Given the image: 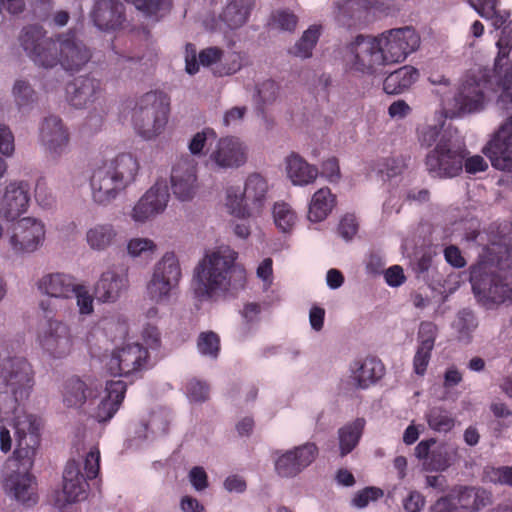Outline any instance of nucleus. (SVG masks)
<instances>
[{
	"instance_id": "8",
	"label": "nucleus",
	"mask_w": 512,
	"mask_h": 512,
	"mask_svg": "<svg viewBox=\"0 0 512 512\" xmlns=\"http://www.w3.org/2000/svg\"><path fill=\"white\" fill-rule=\"evenodd\" d=\"M499 103L509 116L482 152L495 169L512 171V86L504 89Z\"/></svg>"
},
{
	"instance_id": "50",
	"label": "nucleus",
	"mask_w": 512,
	"mask_h": 512,
	"mask_svg": "<svg viewBox=\"0 0 512 512\" xmlns=\"http://www.w3.org/2000/svg\"><path fill=\"white\" fill-rule=\"evenodd\" d=\"M13 95L18 106H27L36 99V93L25 80H17L13 86Z\"/></svg>"
},
{
	"instance_id": "37",
	"label": "nucleus",
	"mask_w": 512,
	"mask_h": 512,
	"mask_svg": "<svg viewBox=\"0 0 512 512\" xmlns=\"http://www.w3.org/2000/svg\"><path fill=\"white\" fill-rule=\"evenodd\" d=\"M419 77L416 68L405 65L391 72L383 82V89L387 94H400L409 89Z\"/></svg>"
},
{
	"instance_id": "15",
	"label": "nucleus",
	"mask_w": 512,
	"mask_h": 512,
	"mask_svg": "<svg viewBox=\"0 0 512 512\" xmlns=\"http://www.w3.org/2000/svg\"><path fill=\"white\" fill-rule=\"evenodd\" d=\"M148 358L147 348L139 343L127 344L113 351L106 366L112 375L128 376L145 368Z\"/></svg>"
},
{
	"instance_id": "55",
	"label": "nucleus",
	"mask_w": 512,
	"mask_h": 512,
	"mask_svg": "<svg viewBox=\"0 0 512 512\" xmlns=\"http://www.w3.org/2000/svg\"><path fill=\"white\" fill-rule=\"evenodd\" d=\"M358 222L353 214H346L340 220L338 233L345 240H351L358 232Z\"/></svg>"
},
{
	"instance_id": "34",
	"label": "nucleus",
	"mask_w": 512,
	"mask_h": 512,
	"mask_svg": "<svg viewBox=\"0 0 512 512\" xmlns=\"http://www.w3.org/2000/svg\"><path fill=\"white\" fill-rule=\"evenodd\" d=\"M185 70L188 74L194 75L199 71V64L209 67L223 57V50L218 47H208L200 51L197 60L196 47L192 43L186 44Z\"/></svg>"
},
{
	"instance_id": "58",
	"label": "nucleus",
	"mask_w": 512,
	"mask_h": 512,
	"mask_svg": "<svg viewBox=\"0 0 512 512\" xmlns=\"http://www.w3.org/2000/svg\"><path fill=\"white\" fill-rule=\"evenodd\" d=\"M362 0H342L336 3V18L338 21H344L346 18H352L356 8L360 7Z\"/></svg>"
},
{
	"instance_id": "48",
	"label": "nucleus",
	"mask_w": 512,
	"mask_h": 512,
	"mask_svg": "<svg viewBox=\"0 0 512 512\" xmlns=\"http://www.w3.org/2000/svg\"><path fill=\"white\" fill-rule=\"evenodd\" d=\"M443 124L440 125H423L417 129L418 141L422 147H431L436 145L443 134Z\"/></svg>"
},
{
	"instance_id": "49",
	"label": "nucleus",
	"mask_w": 512,
	"mask_h": 512,
	"mask_svg": "<svg viewBox=\"0 0 512 512\" xmlns=\"http://www.w3.org/2000/svg\"><path fill=\"white\" fill-rule=\"evenodd\" d=\"M484 479L494 484H501L512 487V465L487 467L484 471Z\"/></svg>"
},
{
	"instance_id": "38",
	"label": "nucleus",
	"mask_w": 512,
	"mask_h": 512,
	"mask_svg": "<svg viewBox=\"0 0 512 512\" xmlns=\"http://www.w3.org/2000/svg\"><path fill=\"white\" fill-rule=\"evenodd\" d=\"M336 205V196L327 187L317 190L309 203L308 219L321 222L327 218Z\"/></svg>"
},
{
	"instance_id": "62",
	"label": "nucleus",
	"mask_w": 512,
	"mask_h": 512,
	"mask_svg": "<svg viewBox=\"0 0 512 512\" xmlns=\"http://www.w3.org/2000/svg\"><path fill=\"white\" fill-rule=\"evenodd\" d=\"M321 175L330 182H337L340 178L338 159L331 157L322 163Z\"/></svg>"
},
{
	"instance_id": "24",
	"label": "nucleus",
	"mask_w": 512,
	"mask_h": 512,
	"mask_svg": "<svg viewBox=\"0 0 512 512\" xmlns=\"http://www.w3.org/2000/svg\"><path fill=\"white\" fill-rule=\"evenodd\" d=\"M66 92L72 106L83 108L100 97L102 88L99 80L90 76H79L68 84Z\"/></svg>"
},
{
	"instance_id": "44",
	"label": "nucleus",
	"mask_w": 512,
	"mask_h": 512,
	"mask_svg": "<svg viewBox=\"0 0 512 512\" xmlns=\"http://www.w3.org/2000/svg\"><path fill=\"white\" fill-rule=\"evenodd\" d=\"M429 427L438 432H448L454 427V419L451 414L441 408L433 407L426 415Z\"/></svg>"
},
{
	"instance_id": "11",
	"label": "nucleus",
	"mask_w": 512,
	"mask_h": 512,
	"mask_svg": "<svg viewBox=\"0 0 512 512\" xmlns=\"http://www.w3.org/2000/svg\"><path fill=\"white\" fill-rule=\"evenodd\" d=\"M470 282L475 296L485 303L512 302V288L500 275L493 273L486 263L471 267Z\"/></svg>"
},
{
	"instance_id": "45",
	"label": "nucleus",
	"mask_w": 512,
	"mask_h": 512,
	"mask_svg": "<svg viewBox=\"0 0 512 512\" xmlns=\"http://www.w3.org/2000/svg\"><path fill=\"white\" fill-rule=\"evenodd\" d=\"M275 225L282 232H289L295 224L296 215L287 203H276L273 207Z\"/></svg>"
},
{
	"instance_id": "28",
	"label": "nucleus",
	"mask_w": 512,
	"mask_h": 512,
	"mask_svg": "<svg viewBox=\"0 0 512 512\" xmlns=\"http://www.w3.org/2000/svg\"><path fill=\"white\" fill-rule=\"evenodd\" d=\"M126 275L116 273L114 270L103 272L94 289L95 298L103 303L115 302L127 288Z\"/></svg>"
},
{
	"instance_id": "57",
	"label": "nucleus",
	"mask_w": 512,
	"mask_h": 512,
	"mask_svg": "<svg viewBox=\"0 0 512 512\" xmlns=\"http://www.w3.org/2000/svg\"><path fill=\"white\" fill-rule=\"evenodd\" d=\"M242 67V57L239 53L232 52L225 58V63L222 67L215 71L218 76L231 75L239 71Z\"/></svg>"
},
{
	"instance_id": "2",
	"label": "nucleus",
	"mask_w": 512,
	"mask_h": 512,
	"mask_svg": "<svg viewBox=\"0 0 512 512\" xmlns=\"http://www.w3.org/2000/svg\"><path fill=\"white\" fill-rule=\"evenodd\" d=\"M238 253L228 246L205 254L194 269V292L200 300L235 297L246 285V271L236 264Z\"/></svg>"
},
{
	"instance_id": "63",
	"label": "nucleus",
	"mask_w": 512,
	"mask_h": 512,
	"mask_svg": "<svg viewBox=\"0 0 512 512\" xmlns=\"http://www.w3.org/2000/svg\"><path fill=\"white\" fill-rule=\"evenodd\" d=\"M432 512H460L455 495L439 498L432 506Z\"/></svg>"
},
{
	"instance_id": "42",
	"label": "nucleus",
	"mask_w": 512,
	"mask_h": 512,
	"mask_svg": "<svg viewBox=\"0 0 512 512\" xmlns=\"http://www.w3.org/2000/svg\"><path fill=\"white\" fill-rule=\"evenodd\" d=\"M320 37V27L313 25L310 26L302 35L300 40L296 42L292 50L293 55L300 58H309L312 55V50L318 42Z\"/></svg>"
},
{
	"instance_id": "39",
	"label": "nucleus",
	"mask_w": 512,
	"mask_h": 512,
	"mask_svg": "<svg viewBox=\"0 0 512 512\" xmlns=\"http://www.w3.org/2000/svg\"><path fill=\"white\" fill-rule=\"evenodd\" d=\"M365 423L364 418H357L339 429V449L342 457L351 453L358 445L363 434Z\"/></svg>"
},
{
	"instance_id": "36",
	"label": "nucleus",
	"mask_w": 512,
	"mask_h": 512,
	"mask_svg": "<svg viewBox=\"0 0 512 512\" xmlns=\"http://www.w3.org/2000/svg\"><path fill=\"white\" fill-rule=\"evenodd\" d=\"M267 190V181L260 174L254 173L248 176L242 193L256 217L260 216L263 211Z\"/></svg>"
},
{
	"instance_id": "9",
	"label": "nucleus",
	"mask_w": 512,
	"mask_h": 512,
	"mask_svg": "<svg viewBox=\"0 0 512 512\" xmlns=\"http://www.w3.org/2000/svg\"><path fill=\"white\" fill-rule=\"evenodd\" d=\"M100 451L92 447L84 459V471L76 460H69L63 472V493L68 503L83 500L89 488L88 480L95 479L100 472Z\"/></svg>"
},
{
	"instance_id": "25",
	"label": "nucleus",
	"mask_w": 512,
	"mask_h": 512,
	"mask_svg": "<svg viewBox=\"0 0 512 512\" xmlns=\"http://www.w3.org/2000/svg\"><path fill=\"white\" fill-rule=\"evenodd\" d=\"M91 17L100 30H116L125 20L124 6L118 0H97Z\"/></svg>"
},
{
	"instance_id": "54",
	"label": "nucleus",
	"mask_w": 512,
	"mask_h": 512,
	"mask_svg": "<svg viewBox=\"0 0 512 512\" xmlns=\"http://www.w3.org/2000/svg\"><path fill=\"white\" fill-rule=\"evenodd\" d=\"M72 296L76 297L81 314H91L93 312V297L89 294L86 287L76 284L75 292H73Z\"/></svg>"
},
{
	"instance_id": "31",
	"label": "nucleus",
	"mask_w": 512,
	"mask_h": 512,
	"mask_svg": "<svg viewBox=\"0 0 512 512\" xmlns=\"http://www.w3.org/2000/svg\"><path fill=\"white\" fill-rule=\"evenodd\" d=\"M286 171L291 182L298 186L312 184L319 175L316 166L309 164L295 152L286 157Z\"/></svg>"
},
{
	"instance_id": "41",
	"label": "nucleus",
	"mask_w": 512,
	"mask_h": 512,
	"mask_svg": "<svg viewBox=\"0 0 512 512\" xmlns=\"http://www.w3.org/2000/svg\"><path fill=\"white\" fill-rule=\"evenodd\" d=\"M226 208L228 212L237 218L256 217L249 202H246L244 194L234 187H230L226 191Z\"/></svg>"
},
{
	"instance_id": "3",
	"label": "nucleus",
	"mask_w": 512,
	"mask_h": 512,
	"mask_svg": "<svg viewBox=\"0 0 512 512\" xmlns=\"http://www.w3.org/2000/svg\"><path fill=\"white\" fill-rule=\"evenodd\" d=\"M16 447L13 452L17 471L5 480L9 496L25 506H33L38 501L36 480L29 470L40 444V420L35 416H24L15 423Z\"/></svg>"
},
{
	"instance_id": "52",
	"label": "nucleus",
	"mask_w": 512,
	"mask_h": 512,
	"mask_svg": "<svg viewBox=\"0 0 512 512\" xmlns=\"http://www.w3.org/2000/svg\"><path fill=\"white\" fill-rule=\"evenodd\" d=\"M216 137L215 131L211 128H206L201 132H197L189 142V151L193 155H201L206 142L209 139L214 140Z\"/></svg>"
},
{
	"instance_id": "17",
	"label": "nucleus",
	"mask_w": 512,
	"mask_h": 512,
	"mask_svg": "<svg viewBox=\"0 0 512 512\" xmlns=\"http://www.w3.org/2000/svg\"><path fill=\"white\" fill-rule=\"evenodd\" d=\"M31 200L30 185L28 182L12 181L4 189L0 201V217L14 222L27 212Z\"/></svg>"
},
{
	"instance_id": "30",
	"label": "nucleus",
	"mask_w": 512,
	"mask_h": 512,
	"mask_svg": "<svg viewBox=\"0 0 512 512\" xmlns=\"http://www.w3.org/2000/svg\"><path fill=\"white\" fill-rule=\"evenodd\" d=\"M456 107L464 113L480 111L484 105V93L475 77L467 78L455 95Z\"/></svg>"
},
{
	"instance_id": "51",
	"label": "nucleus",
	"mask_w": 512,
	"mask_h": 512,
	"mask_svg": "<svg viewBox=\"0 0 512 512\" xmlns=\"http://www.w3.org/2000/svg\"><path fill=\"white\" fill-rule=\"evenodd\" d=\"M210 388L206 382L191 379L186 384V394L192 402H204L209 398Z\"/></svg>"
},
{
	"instance_id": "27",
	"label": "nucleus",
	"mask_w": 512,
	"mask_h": 512,
	"mask_svg": "<svg viewBox=\"0 0 512 512\" xmlns=\"http://www.w3.org/2000/svg\"><path fill=\"white\" fill-rule=\"evenodd\" d=\"M127 385L122 380L108 381L105 396L98 404L93 417L99 423L110 421L119 410L126 394Z\"/></svg>"
},
{
	"instance_id": "56",
	"label": "nucleus",
	"mask_w": 512,
	"mask_h": 512,
	"mask_svg": "<svg viewBox=\"0 0 512 512\" xmlns=\"http://www.w3.org/2000/svg\"><path fill=\"white\" fill-rule=\"evenodd\" d=\"M483 18L492 19L497 15L498 0H467Z\"/></svg>"
},
{
	"instance_id": "64",
	"label": "nucleus",
	"mask_w": 512,
	"mask_h": 512,
	"mask_svg": "<svg viewBox=\"0 0 512 512\" xmlns=\"http://www.w3.org/2000/svg\"><path fill=\"white\" fill-rule=\"evenodd\" d=\"M384 278L386 283L391 287H399L406 280L404 270L399 265L389 267L384 273Z\"/></svg>"
},
{
	"instance_id": "14",
	"label": "nucleus",
	"mask_w": 512,
	"mask_h": 512,
	"mask_svg": "<svg viewBox=\"0 0 512 512\" xmlns=\"http://www.w3.org/2000/svg\"><path fill=\"white\" fill-rule=\"evenodd\" d=\"M9 244L16 253H31L37 250L45 239L44 224L34 217H23L11 222Z\"/></svg>"
},
{
	"instance_id": "35",
	"label": "nucleus",
	"mask_w": 512,
	"mask_h": 512,
	"mask_svg": "<svg viewBox=\"0 0 512 512\" xmlns=\"http://www.w3.org/2000/svg\"><path fill=\"white\" fill-rule=\"evenodd\" d=\"M254 5V0H229L220 19L230 29H238L248 21Z\"/></svg>"
},
{
	"instance_id": "59",
	"label": "nucleus",
	"mask_w": 512,
	"mask_h": 512,
	"mask_svg": "<svg viewBox=\"0 0 512 512\" xmlns=\"http://www.w3.org/2000/svg\"><path fill=\"white\" fill-rule=\"evenodd\" d=\"M35 199L37 203L43 208H50L54 202V196L48 190V187L43 180H38L35 186Z\"/></svg>"
},
{
	"instance_id": "6",
	"label": "nucleus",
	"mask_w": 512,
	"mask_h": 512,
	"mask_svg": "<svg viewBox=\"0 0 512 512\" xmlns=\"http://www.w3.org/2000/svg\"><path fill=\"white\" fill-rule=\"evenodd\" d=\"M345 70L352 74L376 76L383 73L387 65L381 40L378 36L358 35L345 47L343 54Z\"/></svg>"
},
{
	"instance_id": "61",
	"label": "nucleus",
	"mask_w": 512,
	"mask_h": 512,
	"mask_svg": "<svg viewBox=\"0 0 512 512\" xmlns=\"http://www.w3.org/2000/svg\"><path fill=\"white\" fill-rule=\"evenodd\" d=\"M425 502V498L420 492L411 491L403 500V507L406 512H421Z\"/></svg>"
},
{
	"instance_id": "40",
	"label": "nucleus",
	"mask_w": 512,
	"mask_h": 512,
	"mask_svg": "<svg viewBox=\"0 0 512 512\" xmlns=\"http://www.w3.org/2000/svg\"><path fill=\"white\" fill-rule=\"evenodd\" d=\"M117 235L112 224H97L87 231L86 240L91 249L103 251L116 241Z\"/></svg>"
},
{
	"instance_id": "33",
	"label": "nucleus",
	"mask_w": 512,
	"mask_h": 512,
	"mask_svg": "<svg viewBox=\"0 0 512 512\" xmlns=\"http://www.w3.org/2000/svg\"><path fill=\"white\" fill-rule=\"evenodd\" d=\"M460 512H477L492 502V495L483 488L460 487L455 495Z\"/></svg>"
},
{
	"instance_id": "60",
	"label": "nucleus",
	"mask_w": 512,
	"mask_h": 512,
	"mask_svg": "<svg viewBox=\"0 0 512 512\" xmlns=\"http://www.w3.org/2000/svg\"><path fill=\"white\" fill-rule=\"evenodd\" d=\"M273 21L282 30L293 31L297 25V17L295 14L288 11H276L273 16Z\"/></svg>"
},
{
	"instance_id": "32",
	"label": "nucleus",
	"mask_w": 512,
	"mask_h": 512,
	"mask_svg": "<svg viewBox=\"0 0 512 512\" xmlns=\"http://www.w3.org/2000/svg\"><path fill=\"white\" fill-rule=\"evenodd\" d=\"M75 279L63 273L47 274L38 283L39 289L50 297L70 298L75 292Z\"/></svg>"
},
{
	"instance_id": "53",
	"label": "nucleus",
	"mask_w": 512,
	"mask_h": 512,
	"mask_svg": "<svg viewBox=\"0 0 512 512\" xmlns=\"http://www.w3.org/2000/svg\"><path fill=\"white\" fill-rule=\"evenodd\" d=\"M383 496V491L377 487H366L357 492L352 500L354 506L358 508L366 507L370 501H375Z\"/></svg>"
},
{
	"instance_id": "5",
	"label": "nucleus",
	"mask_w": 512,
	"mask_h": 512,
	"mask_svg": "<svg viewBox=\"0 0 512 512\" xmlns=\"http://www.w3.org/2000/svg\"><path fill=\"white\" fill-rule=\"evenodd\" d=\"M170 98L162 91H149L137 101L132 111V123L136 132L150 140L160 135L168 122Z\"/></svg>"
},
{
	"instance_id": "7",
	"label": "nucleus",
	"mask_w": 512,
	"mask_h": 512,
	"mask_svg": "<svg viewBox=\"0 0 512 512\" xmlns=\"http://www.w3.org/2000/svg\"><path fill=\"white\" fill-rule=\"evenodd\" d=\"M467 153L463 142L453 139L450 134H443L425 157L426 171L435 178L455 177L462 171Z\"/></svg>"
},
{
	"instance_id": "4",
	"label": "nucleus",
	"mask_w": 512,
	"mask_h": 512,
	"mask_svg": "<svg viewBox=\"0 0 512 512\" xmlns=\"http://www.w3.org/2000/svg\"><path fill=\"white\" fill-rule=\"evenodd\" d=\"M140 164L130 153H121L92 168L89 177L92 199L108 205L131 186L139 174Z\"/></svg>"
},
{
	"instance_id": "47",
	"label": "nucleus",
	"mask_w": 512,
	"mask_h": 512,
	"mask_svg": "<svg viewBox=\"0 0 512 512\" xmlns=\"http://www.w3.org/2000/svg\"><path fill=\"white\" fill-rule=\"evenodd\" d=\"M156 248L154 241L148 238H132L127 244L128 254L132 257L150 258Z\"/></svg>"
},
{
	"instance_id": "21",
	"label": "nucleus",
	"mask_w": 512,
	"mask_h": 512,
	"mask_svg": "<svg viewBox=\"0 0 512 512\" xmlns=\"http://www.w3.org/2000/svg\"><path fill=\"white\" fill-rule=\"evenodd\" d=\"M40 140L52 154L60 155L66 150L70 137L61 118L50 115L44 119L40 127Z\"/></svg>"
},
{
	"instance_id": "12",
	"label": "nucleus",
	"mask_w": 512,
	"mask_h": 512,
	"mask_svg": "<svg viewBox=\"0 0 512 512\" xmlns=\"http://www.w3.org/2000/svg\"><path fill=\"white\" fill-rule=\"evenodd\" d=\"M181 269L173 252L164 254L155 265L150 281L147 284V295L155 303L169 301L172 290L178 285Z\"/></svg>"
},
{
	"instance_id": "26",
	"label": "nucleus",
	"mask_w": 512,
	"mask_h": 512,
	"mask_svg": "<svg viewBox=\"0 0 512 512\" xmlns=\"http://www.w3.org/2000/svg\"><path fill=\"white\" fill-rule=\"evenodd\" d=\"M437 335L434 323L421 322L418 331V346L413 358V370L418 376H424L429 365Z\"/></svg>"
},
{
	"instance_id": "46",
	"label": "nucleus",
	"mask_w": 512,
	"mask_h": 512,
	"mask_svg": "<svg viewBox=\"0 0 512 512\" xmlns=\"http://www.w3.org/2000/svg\"><path fill=\"white\" fill-rule=\"evenodd\" d=\"M197 347L201 354L216 358L220 350V338L213 332H202L197 340Z\"/></svg>"
},
{
	"instance_id": "20",
	"label": "nucleus",
	"mask_w": 512,
	"mask_h": 512,
	"mask_svg": "<svg viewBox=\"0 0 512 512\" xmlns=\"http://www.w3.org/2000/svg\"><path fill=\"white\" fill-rule=\"evenodd\" d=\"M415 456L421 462L422 470L426 472H442L451 465L447 446L436 445L434 438L420 441L415 447Z\"/></svg>"
},
{
	"instance_id": "1",
	"label": "nucleus",
	"mask_w": 512,
	"mask_h": 512,
	"mask_svg": "<svg viewBox=\"0 0 512 512\" xmlns=\"http://www.w3.org/2000/svg\"><path fill=\"white\" fill-rule=\"evenodd\" d=\"M20 44L29 58L44 68H53L59 64L66 71L77 72L92 57L90 50L74 33L59 34L56 38L47 37L45 29L39 25L24 27Z\"/></svg>"
},
{
	"instance_id": "13",
	"label": "nucleus",
	"mask_w": 512,
	"mask_h": 512,
	"mask_svg": "<svg viewBox=\"0 0 512 512\" xmlns=\"http://www.w3.org/2000/svg\"><path fill=\"white\" fill-rule=\"evenodd\" d=\"M387 65L404 61L420 46V36L412 27L395 28L378 36Z\"/></svg>"
},
{
	"instance_id": "16",
	"label": "nucleus",
	"mask_w": 512,
	"mask_h": 512,
	"mask_svg": "<svg viewBox=\"0 0 512 512\" xmlns=\"http://www.w3.org/2000/svg\"><path fill=\"white\" fill-rule=\"evenodd\" d=\"M318 453L316 444L307 442L282 453L275 461V470L281 477H295L315 461Z\"/></svg>"
},
{
	"instance_id": "22",
	"label": "nucleus",
	"mask_w": 512,
	"mask_h": 512,
	"mask_svg": "<svg viewBox=\"0 0 512 512\" xmlns=\"http://www.w3.org/2000/svg\"><path fill=\"white\" fill-rule=\"evenodd\" d=\"M210 159L222 168L239 167L246 162L245 147L236 137L220 138L216 149L210 155Z\"/></svg>"
},
{
	"instance_id": "18",
	"label": "nucleus",
	"mask_w": 512,
	"mask_h": 512,
	"mask_svg": "<svg viewBox=\"0 0 512 512\" xmlns=\"http://www.w3.org/2000/svg\"><path fill=\"white\" fill-rule=\"evenodd\" d=\"M169 198L166 182L157 181L135 204L131 218L135 222H146L165 210Z\"/></svg>"
},
{
	"instance_id": "23",
	"label": "nucleus",
	"mask_w": 512,
	"mask_h": 512,
	"mask_svg": "<svg viewBox=\"0 0 512 512\" xmlns=\"http://www.w3.org/2000/svg\"><path fill=\"white\" fill-rule=\"evenodd\" d=\"M101 385L94 381L85 382L79 377L67 379L63 386V402L67 407L79 408L100 395Z\"/></svg>"
},
{
	"instance_id": "43",
	"label": "nucleus",
	"mask_w": 512,
	"mask_h": 512,
	"mask_svg": "<svg viewBox=\"0 0 512 512\" xmlns=\"http://www.w3.org/2000/svg\"><path fill=\"white\" fill-rule=\"evenodd\" d=\"M279 85L272 79H267L257 85V111L264 115L265 106L273 104L279 95Z\"/></svg>"
},
{
	"instance_id": "19",
	"label": "nucleus",
	"mask_w": 512,
	"mask_h": 512,
	"mask_svg": "<svg viewBox=\"0 0 512 512\" xmlns=\"http://www.w3.org/2000/svg\"><path fill=\"white\" fill-rule=\"evenodd\" d=\"M170 182L172 192L179 200L192 199L198 188L195 160L188 156L180 158L172 167Z\"/></svg>"
},
{
	"instance_id": "29",
	"label": "nucleus",
	"mask_w": 512,
	"mask_h": 512,
	"mask_svg": "<svg viewBox=\"0 0 512 512\" xmlns=\"http://www.w3.org/2000/svg\"><path fill=\"white\" fill-rule=\"evenodd\" d=\"M351 378L354 385L360 389H366L376 383L385 373L383 363L375 357H366L355 361L351 367Z\"/></svg>"
},
{
	"instance_id": "10",
	"label": "nucleus",
	"mask_w": 512,
	"mask_h": 512,
	"mask_svg": "<svg viewBox=\"0 0 512 512\" xmlns=\"http://www.w3.org/2000/svg\"><path fill=\"white\" fill-rule=\"evenodd\" d=\"M49 305L48 301L40 302L46 320L38 326L37 341L44 352L53 358L60 359L72 351L73 337L66 323L52 318L53 311Z\"/></svg>"
}]
</instances>
